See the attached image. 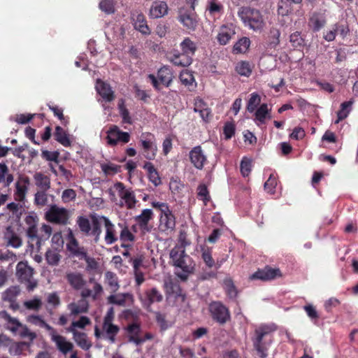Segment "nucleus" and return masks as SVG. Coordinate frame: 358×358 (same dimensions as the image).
I'll list each match as a JSON object with an SVG mask.
<instances>
[{"label":"nucleus","instance_id":"obj_1","mask_svg":"<svg viewBox=\"0 0 358 358\" xmlns=\"http://www.w3.org/2000/svg\"><path fill=\"white\" fill-rule=\"evenodd\" d=\"M181 244L175 246L170 252V257L173 265L177 268L176 275L185 280L194 269L195 264L193 260L186 255L185 248L189 243L186 241L182 235L180 237Z\"/></svg>","mask_w":358,"mask_h":358},{"label":"nucleus","instance_id":"obj_2","mask_svg":"<svg viewBox=\"0 0 358 358\" xmlns=\"http://www.w3.org/2000/svg\"><path fill=\"white\" fill-rule=\"evenodd\" d=\"M108 193L110 201L120 208L133 210L138 203L134 191L121 182H115L108 189Z\"/></svg>","mask_w":358,"mask_h":358},{"label":"nucleus","instance_id":"obj_3","mask_svg":"<svg viewBox=\"0 0 358 358\" xmlns=\"http://www.w3.org/2000/svg\"><path fill=\"white\" fill-rule=\"evenodd\" d=\"M275 330L273 326L262 325L255 329V335L252 339L254 347L261 358H266L267 350L271 343V339L268 338L269 334Z\"/></svg>","mask_w":358,"mask_h":358},{"label":"nucleus","instance_id":"obj_4","mask_svg":"<svg viewBox=\"0 0 358 358\" xmlns=\"http://www.w3.org/2000/svg\"><path fill=\"white\" fill-rule=\"evenodd\" d=\"M238 15L243 24L254 31L263 29L264 21L261 13L250 7H242L238 10Z\"/></svg>","mask_w":358,"mask_h":358},{"label":"nucleus","instance_id":"obj_5","mask_svg":"<svg viewBox=\"0 0 358 358\" xmlns=\"http://www.w3.org/2000/svg\"><path fill=\"white\" fill-rule=\"evenodd\" d=\"M182 53L175 54L171 59L176 66H186L192 63V57L196 50V44L189 38H185L180 43Z\"/></svg>","mask_w":358,"mask_h":358},{"label":"nucleus","instance_id":"obj_6","mask_svg":"<svg viewBox=\"0 0 358 358\" xmlns=\"http://www.w3.org/2000/svg\"><path fill=\"white\" fill-rule=\"evenodd\" d=\"M2 318L6 321L7 329L14 334L19 335L22 338H27L31 341L34 340L36 334L31 331L25 325L20 323L16 318L10 317L6 312L0 313Z\"/></svg>","mask_w":358,"mask_h":358},{"label":"nucleus","instance_id":"obj_7","mask_svg":"<svg viewBox=\"0 0 358 358\" xmlns=\"http://www.w3.org/2000/svg\"><path fill=\"white\" fill-rule=\"evenodd\" d=\"M140 143L143 149V156L147 159H154L158 150L155 136L149 132L143 133L140 136Z\"/></svg>","mask_w":358,"mask_h":358},{"label":"nucleus","instance_id":"obj_8","mask_svg":"<svg viewBox=\"0 0 358 358\" xmlns=\"http://www.w3.org/2000/svg\"><path fill=\"white\" fill-rule=\"evenodd\" d=\"M69 217L68 210L52 205L45 213V218L50 222L66 224Z\"/></svg>","mask_w":358,"mask_h":358},{"label":"nucleus","instance_id":"obj_9","mask_svg":"<svg viewBox=\"0 0 358 358\" xmlns=\"http://www.w3.org/2000/svg\"><path fill=\"white\" fill-rule=\"evenodd\" d=\"M107 143L109 145H116L119 143L125 144L130 141L128 132L121 131L116 125H112L107 131Z\"/></svg>","mask_w":358,"mask_h":358},{"label":"nucleus","instance_id":"obj_10","mask_svg":"<svg viewBox=\"0 0 358 358\" xmlns=\"http://www.w3.org/2000/svg\"><path fill=\"white\" fill-rule=\"evenodd\" d=\"M114 317V309L110 308L104 317L103 324V331L106 335V339H108L111 343L115 341V337L119 331V327L113 323Z\"/></svg>","mask_w":358,"mask_h":358},{"label":"nucleus","instance_id":"obj_11","mask_svg":"<svg viewBox=\"0 0 358 358\" xmlns=\"http://www.w3.org/2000/svg\"><path fill=\"white\" fill-rule=\"evenodd\" d=\"M148 78L156 89L159 90L160 84L166 87L171 84L173 80V74L169 68L164 66L158 71L157 78L152 74L148 75Z\"/></svg>","mask_w":358,"mask_h":358},{"label":"nucleus","instance_id":"obj_12","mask_svg":"<svg viewBox=\"0 0 358 358\" xmlns=\"http://www.w3.org/2000/svg\"><path fill=\"white\" fill-rule=\"evenodd\" d=\"M212 317L220 324H224L230 317L228 309L220 302H213L209 306Z\"/></svg>","mask_w":358,"mask_h":358},{"label":"nucleus","instance_id":"obj_13","mask_svg":"<svg viewBox=\"0 0 358 358\" xmlns=\"http://www.w3.org/2000/svg\"><path fill=\"white\" fill-rule=\"evenodd\" d=\"M282 276L278 268L266 266L262 269H258L255 273L249 276V280H260L262 281L272 280Z\"/></svg>","mask_w":358,"mask_h":358},{"label":"nucleus","instance_id":"obj_14","mask_svg":"<svg viewBox=\"0 0 358 358\" xmlns=\"http://www.w3.org/2000/svg\"><path fill=\"white\" fill-rule=\"evenodd\" d=\"M191 10H186L184 8H180L179 10V21L187 29H194L197 25V20L194 12L193 6H190Z\"/></svg>","mask_w":358,"mask_h":358},{"label":"nucleus","instance_id":"obj_15","mask_svg":"<svg viewBox=\"0 0 358 358\" xmlns=\"http://www.w3.org/2000/svg\"><path fill=\"white\" fill-rule=\"evenodd\" d=\"M51 340L54 342L57 349L64 354H66L69 352L72 351L73 345L72 343L69 341L64 336L57 334L56 330H52L49 333Z\"/></svg>","mask_w":358,"mask_h":358},{"label":"nucleus","instance_id":"obj_16","mask_svg":"<svg viewBox=\"0 0 358 358\" xmlns=\"http://www.w3.org/2000/svg\"><path fill=\"white\" fill-rule=\"evenodd\" d=\"M139 299L143 306L148 309L152 303L162 301L163 296L156 288H151L147 289L143 294H140Z\"/></svg>","mask_w":358,"mask_h":358},{"label":"nucleus","instance_id":"obj_17","mask_svg":"<svg viewBox=\"0 0 358 358\" xmlns=\"http://www.w3.org/2000/svg\"><path fill=\"white\" fill-rule=\"evenodd\" d=\"M189 159L193 166L201 170L207 162V157L201 146L193 148L189 154Z\"/></svg>","mask_w":358,"mask_h":358},{"label":"nucleus","instance_id":"obj_18","mask_svg":"<svg viewBox=\"0 0 358 358\" xmlns=\"http://www.w3.org/2000/svg\"><path fill=\"white\" fill-rule=\"evenodd\" d=\"M108 218L105 216H101L98 215H91V231L90 234L94 237V242H99L100 239V236L101 234V227L103 226L105 227L106 220Z\"/></svg>","mask_w":358,"mask_h":358},{"label":"nucleus","instance_id":"obj_19","mask_svg":"<svg viewBox=\"0 0 358 358\" xmlns=\"http://www.w3.org/2000/svg\"><path fill=\"white\" fill-rule=\"evenodd\" d=\"M236 34V28L234 24H224L218 31L217 40L220 45L227 44Z\"/></svg>","mask_w":358,"mask_h":358},{"label":"nucleus","instance_id":"obj_20","mask_svg":"<svg viewBox=\"0 0 358 358\" xmlns=\"http://www.w3.org/2000/svg\"><path fill=\"white\" fill-rule=\"evenodd\" d=\"M169 13V7L166 1L157 0L152 2L150 10L149 16L153 19L163 17Z\"/></svg>","mask_w":358,"mask_h":358},{"label":"nucleus","instance_id":"obj_21","mask_svg":"<svg viewBox=\"0 0 358 358\" xmlns=\"http://www.w3.org/2000/svg\"><path fill=\"white\" fill-rule=\"evenodd\" d=\"M176 226L175 217L171 211L161 213L159 219V229L164 232H169L173 230Z\"/></svg>","mask_w":358,"mask_h":358},{"label":"nucleus","instance_id":"obj_22","mask_svg":"<svg viewBox=\"0 0 358 358\" xmlns=\"http://www.w3.org/2000/svg\"><path fill=\"white\" fill-rule=\"evenodd\" d=\"M109 303L124 306L127 302L134 301L133 295L130 293H112L107 298Z\"/></svg>","mask_w":358,"mask_h":358},{"label":"nucleus","instance_id":"obj_23","mask_svg":"<svg viewBox=\"0 0 358 358\" xmlns=\"http://www.w3.org/2000/svg\"><path fill=\"white\" fill-rule=\"evenodd\" d=\"M34 269L27 262H20L16 266V276L21 282L33 277Z\"/></svg>","mask_w":358,"mask_h":358},{"label":"nucleus","instance_id":"obj_24","mask_svg":"<svg viewBox=\"0 0 358 358\" xmlns=\"http://www.w3.org/2000/svg\"><path fill=\"white\" fill-rule=\"evenodd\" d=\"M66 248L72 255L80 259H83V257L87 253L86 250L79 245L78 242L71 232L69 235V243L66 245Z\"/></svg>","mask_w":358,"mask_h":358},{"label":"nucleus","instance_id":"obj_25","mask_svg":"<svg viewBox=\"0 0 358 358\" xmlns=\"http://www.w3.org/2000/svg\"><path fill=\"white\" fill-rule=\"evenodd\" d=\"M96 90L105 101L110 102L114 99V92L108 84L98 80L96 84Z\"/></svg>","mask_w":358,"mask_h":358},{"label":"nucleus","instance_id":"obj_26","mask_svg":"<svg viewBox=\"0 0 358 358\" xmlns=\"http://www.w3.org/2000/svg\"><path fill=\"white\" fill-rule=\"evenodd\" d=\"M29 184L30 180L29 177L24 175H22L19 177V179L16 183V199L19 201H22L24 199L25 194L28 190V187Z\"/></svg>","mask_w":358,"mask_h":358},{"label":"nucleus","instance_id":"obj_27","mask_svg":"<svg viewBox=\"0 0 358 358\" xmlns=\"http://www.w3.org/2000/svg\"><path fill=\"white\" fill-rule=\"evenodd\" d=\"M132 19L134 27L136 30L145 35H149L150 34V29L147 24L145 16L142 13H134Z\"/></svg>","mask_w":358,"mask_h":358},{"label":"nucleus","instance_id":"obj_28","mask_svg":"<svg viewBox=\"0 0 358 358\" xmlns=\"http://www.w3.org/2000/svg\"><path fill=\"white\" fill-rule=\"evenodd\" d=\"M104 230V241L107 245H112L117 241L118 236L115 229V226L109 219L106 220Z\"/></svg>","mask_w":358,"mask_h":358},{"label":"nucleus","instance_id":"obj_29","mask_svg":"<svg viewBox=\"0 0 358 358\" xmlns=\"http://www.w3.org/2000/svg\"><path fill=\"white\" fill-rule=\"evenodd\" d=\"M4 238L7 244L13 248H20L22 244L20 236L10 227L6 228L4 233Z\"/></svg>","mask_w":358,"mask_h":358},{"label":"nucleus","instance_id":"obj_30","mask_svg":"<svg viewBox=\"0 0 358 358\" xmlns=\"http://www.w3.org/2000/svg\"><path fill=\"white\" fill-rule=\"evenodd\" d=\"M127 330L131 342H133L136 345H140L143 343V340L140 339L142 331L139 324L136 323L129 324L127 327Z\"/></svg>","mask_w":358,"mask_h":358},{"label":"nucleus","instance_id":"obj_31","mask_svg":"<svg viewBox=\"0 0 358 358\" xmlns=\"http://www.w3.org/2000/svg\"><path fill=\"white\" fill-rule=\"evenodd\" d=\"M194 111L199 113L203 121H208L210 110L204 101L200 98H196L194 103Z\"/></svg>","mask_w":358,"mask_h":358},{"label":"nucleus","instance_id":"obj_32","mask_svg":"<svg viewBox=\"0 0 358 358\" xmlns=\"http://www.w3.org/2000/svg\"><path fill=\"white\" fill-rule=\"evenodd\" d=\"M73 334V339L80 348L88 350L92 347V343L88 339L85 333L81 331L71 332Z\"/></svg>","mask_w":358,"mask_h":358},{"label":"nucleus","instance_id":"obj_33","mask_svg":"<svg viewBox=\"0 0 358 358\" xmlns=\"http://www.w3.org/2000/svg\"><path fill=\"white\" fill-rule=\"evenodd\" d=\"M104 283L111 293L116 292L120 288L117 275L111 271H106L104 274Z\"/></svg>","mask_w":358,"mask_h":358},{"label":"nucleus","instance_id":"obj_34","mask_svg":"<svg viewBox=\"0 0 358 358\" xmlns=\"http://www.w3.org/2000/svg\"><path fill=\"white\" fill-rule=\"evenodd\" d=\"M152 216L153 213L151 209H144L139 215L135 217V220L142 229L148 231V224L152 220Z\"/></svg>","mask_w":358,"mask_h":358},{"label":"nucleus","instance_id":"obj_35","mask_svg":"<svg viewBox=\"0 0 358 358\" xmlns=\"http://www.w3.org/2000/svg\"><path fill=\"white\" fill-rule=\"evenodd\" d=\"M68 309L71 315H76L86 313L88 310V303L85 299L79 300L78 302H73L69 304Z\"/></svg>","mask_w":358,"mask_h":358},{"label":"nucleus","instance_id":"obj_36","mask_svg":"<svg viewBox=\"0 0 358 358\" xmlns=\"http://www.w3.org/2000/svg\"><path fill=\"white\" fill-rule=\"evenodd\" d=\"M69 283L75 289H80L85 284L83 275L79 273H69L66 274Z\"/></svg>","mask_w":358,"mask_h":358},{"label":"nucleus","instance_id":"obj_37","mask_svg":"<svg viewBox=\"0 0 358 358\" xmlns=\"http://www.w3.org/2000/svg\"><path fill=\"white\" fill-rule=\"evenodd\" d=\"M164 289L169 296H174L176 297H181L182 300L184 299L179 285L173 282L171 279L165 281Z\"/></svg>","mask_w":358,"mask_h":358},{"label":"nucleus","instance_id":"obj_38","mask_svg":"<svg viewBox=\"0 0 358 358\" xmlns=\"http://www.w3.org/2000/svg\"><path fill=\"white\" fill-rule=\"evenodd\" d=\"M143 169L148 172L149 180L155 185L158 186L161 184V178L154 166L150 162H146Z\"/></svg>","mask_w":358,"mask_h":358},{"label":"nucleus","instance_id":"obj_39","mask_svg":"<svg viewBox=\"0 0 358 358\" xmlns=\"http://www.w3.org/2000/svg\"><path fill=\"white\" fill-rule=\"evenodd\" d=\"M222 5L217 0L208 1L206 11L214 18H218L222 13Z\"/></svg>","mask_w":358,"mask_h":358},{"label":"nucleus","instance_id":"obj_40","mask_svg":"<svg viewBox=\"0 0 358 358\" xmlns=\"http://www.w3.org/2000/svg\"><path fill=\"white\" fill-rule=\"evenodd\" d=\"M325 24V17L320 13L313 14L309 20V26L315 31H319Z\"/></svg>","mask_w":358,"mask_h":358},{"label":"nucleus","instance_id":"obj_41","mask_svg":"<svg viewBox=\"0 0 358 358\" xmlns=\"http://www.w3.org/2000/svg\"><path fill=\"white\" fill-rule=\"evenodd\" d=\"M270 109L266 103L262 104L255 111V121L259 123H264L267 117L270 118Z\"/></svg>","mask_w":358,"mask_h":358},{"label":"nucleus","instance_id":"obj_42","mask_svg":"<svg viewBox=\"0 0 358 358\" xmlns=\"http://www.w3.org/2000/svg\"><path fill=\"white\" fill-rule=\"evenodd\" d=\"M235 69L238 75L249 77L252 72L253 66L248 62L241 61L236 64Z\"/></svg>","mask_w":358,"mask_h":358},{"label":"nucleus","instance_id":"obj_43","mask_svg":"<svg viewBox=\"0 0 358 358\" xmlns=\"http://www.w3.org/2000/svg\"><path fill=\"white\" fill-rule=\"evenodd\" d=\"M54 135L55 140L62 145L65 147H69L71 145V141L69 139V135L61 127H56Z\"/></svg>","mask_w":358,"mask_h":358},{"label":"nucleus","instance_id":"obj_44","mask_svg":"<svg viewBox=\"0 0 358 358\" xmlns=\"http://www.w3.org/2000/svg\"><path fill=\"white\" fill-rule=\"evenodd\" d=\"M91 323L90 319L86 316H82L78 320L73 321L67 329L69 332L79 331L78 329H83Z\"/></svg>","mask_w":358,"mask_h":358},{"label":"nucleus","instance_id":"obj_45","mask_svg":"<svg viewBox=\"0 0 358 358\" xmlns=\"http://www.w3.org/2000/svg\"><path fill=\"white\" fill-rule=\"evenodd\" d=\"M250 45V41L248 37L240 38L233 47V52L236 54L245 53Z\"/></svg>","mask_w":358,"mask_h":358},{"label":"nucleus","instance_id":"obj_46","mask_svg":"<svg viewBox=\"0 0 358 358\" xmlns=\"http://www.w3.org/2000/svg\"><path fill=\"white\" fill-rule=\"evenodd\" d=\"M353 101L350 100L348 101L343 102L341 105V109L337 113L338 119L335 123L338 124L340 121L346 118L351 110V107L353 104Z\"/></svg>","mask_w":358,"mask_h":358},{"label":"nucleus","instance_id":"obj_47","mask_svg":"<svg viewBox=\"0 0 358 358\" xmlns=\"http://www.w3.org/2000/svg\"><path fill=\"white\" fill-rule=\"evenodd\" d=\"M34 178L36 185L43 192L46 191L50 188V180L46 176L42 174L41 173H35Z\"/></svg>","mask_w":358,"mask_h":358},{"label":"nucleus","instance_id":"obj_48","mask_svg":"<svg viewBox=\"0 0 358 358\" xmlns=\"http://www.w3.org/2000/svg\"><path fill=\"white\" fill-rule=\"evenodd\" d=\"M29 347V344L27 342H18V343H12L9 346V352L13 355H20L23 351Z\"/></svg>","mask_w":358,"mask_h":358},{"label":"nucleus","instance_id":"obj_49","mask_svg":"<svg viewBox=\"0 0 358 358\" xmlns=\"http://www.w3.org/2000/svg\"><path fill=\"white\" fill-rule=\"evenodd\" d=\"M261 103V97L257 92H253L250 94L247 104V110L250 113H253L257 109V107Z\"/></svg>","mask_w":358,"mask_h":358},{"label":"nucleus","instance_id":"obj_50","mask_svg":"<svg viewBox=\"0 0 358 358\" xmlns=\"http://www.w3.org/2000/svg\"><path fill=\"white\" fill-rule=\"evenodd\" d=\"M59 250L49 249L45 254V258L48 264L52 266H56L58 264L61 256L58 252Z\"/></svg>","mask_w":358,"mask_h":358},{"label":"nucleus","instance_id":"obj_51","mask_svg":"<svg viewBox=\"0 0 358 358\" xmlns=\"http://www.w3.org/2000/svg\"><path fill=\"white\" fill-rule=\"evenodd\" d=\"M211 252V250L208 248L201 247V259L208 268H213L216 265Z\"/></svg>","mask_w":358,"mask_h":358},{"label":"nucleus","instance_id":"obj_52","mask_svg":"<svg viewBox=\"0 0 358 358\" xmlns=\"http://www.w3.org/2000/svg\"><path fill=\"white\" fill-rule=\"evenodd\" d=\"M83 259H85L86 262L87 271L95 273L99 270V264L94 257H89L87 253H86L85 255L83 257Z\"/></svg>","mask_w":358,"mask_h":358},{"label":"nucleus","instance_id":"obj_53","mask_svg":"<svg viewBox=\"0 0 358 358\" xmlns=\"http://www.w3.org/2000/svg\"><path fill=\"white\" fill-rule=\"evenodd\" d=\"M20 289L17 286H13L7 289L2 294L4 301H12L20 294Z\"/></svg>","mask_w":358,"mask_h":358},{"label":"nucleus","instance_id":"obj_54","mask_svg":"<svg viewBox=\"0 0 358 358\" xmlns=\"http://www.w3.org/2000/svg\"><path fill=\"white\" fill-rule=\"evenodd\" d=\"M102 171L107 176H112L118 173L120 170L119 165L111 162L103 163L101 164Z\"/></svg>","mask_w":358,"mask_h":358},{"label":"nucleus","instance_id":"obj_55","mask_svg":"<svg viewBox=\"0 0 358 358\" xmlns=\"http://www.w3.org/2000/svg\"><path fill=\"white\" fill-rule=\"evenodd\" d=\"M27 321L34 325L38 326L40 327L45 328L49 333L52 330V327H51L49 324L45 323L40 317L36 315H30L27 317Z\"/></svg>","mask_w":358,"mask_h":358},{"label":"nucleus","instance_id":"obj_56","mask_svg":"<svg viewBox=\"0 0 358 358\" xmlns=\"http://www.w3.org/2000/svg\"><path fill=\"white\" fill-rule=\"evenodd\" d=\"M99 8L106 14L115 12V2L113 0H102L99 3Z\"/></svg>","mask_w":358,"mask_h":358},{"label":"nucleus","instance_id":"obj_57","mask_svg":"<svg viewBox=\"0 0 358 358\" xmlns=\"http://www.w3.org/2000/svg\"><path fill=\"white\" fill-rule=\"evenodd\" d=\"M8 167L4 164H0V182L6 180V185H9L13 180V177L11 174L8 173Z\"/></svg>","mask_w":358,"mask_h":358},{"label":"nucleus","instance_id":"obj_58","mask_svg":"<svg viewBox=\"0 0 358 358\" xmlns=\"http://www.w3.org/2000/svg\"><path fill=\"white\" fill-rule=\"evenodd\" d=\"M77 224L81 231L86 234H90L91 231L92 222L84 217H79L77 220Z\"/></svg>","mask_w":358,"mask_h":358},{"label":"nucleus","instance_id":"obj_59","mask_svg":"<svg viewBox=\"0 0 358 358\" xmlns=\"http://www.w3.org/2000/svg\"><path fill=\"white\" fill-rule=\"evenodd\" d=\"M180 80L181 83L186 86L192 85L194 82L192 73L187 69L181 71L180 74Z\"/></svg>","mask_w":358,"mask_h":358},{"label":"nucleus","instance_id":"obj_60","mask_svg":"<svg viewBox=\"0 0 358 358\" xmlns=\"http://www.w3.org/2000/svg\"><path fill=\"white\" fill-rule=\"evenodd\" d=\"M252 170V160L247 157H243L241 162V172L243 176H248Z\"/></svg>","mask_w":358,"mask_h":358},{"label":"nucleus","instance_id":"obj_61","mask_svg":"<svg viewBox=\"0 0 358 358\" xmlns=\"http://www.w3.org/2000/svg\"><path fill=\"white\" fill-rule=\"evenodd\" d=\"M277 185V179L275 176L271 174L268 179L264 183V189L269 194H274L275 188Z\"/></svg>","mask_w":358,"mask_h":358},{"label":"nucleus","instance_id":"obj_62","mask_svg":"<svg viewBox=\"0 0 358 358\" xmlns=\"http://www.w3.org/2000/svg\"><path fill=\"white\" fill-rule=\"evenodd\" d=\"M30 221H32L33 224H30L29 227L27 229V234L29 238L34 239L37 238V228H36V223L35 222V220L33 217H28L27 218V222H29Z\"/></svg>","mask_w":358,"mask_h":358},{"label":"nucleus","instance_id":"obj_63","mask_svg":"<svg viewBox=\"0 0 358 358\" xmlns=\"http://www.w3.org/2000/svg\"><path fill=\"white\" fill-rule=\"evenodd\" d=\"M339 29V25L338 24H334L332 26L329 30H327L325 33H324V38L327 41H333L336 36L338 31Z\"/></svg>","mask_w":358,"mask_h":358},{"label":"nucleus","instance_id":"obj_64","mask_svg":"<svg viewBox=\"0 0 358 358\" xmlns=\"http://www.w3.org/2000/svg\"><path fill=\"white\" fill-rule=\"evenodd\" d=\"M53 249L59 250L62 248L64 241L61 233L57 232L53 234L51 239Z\"/></svg>","mask_w":358,"mask_h":358}]
</instances>
